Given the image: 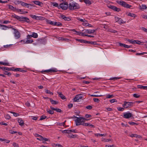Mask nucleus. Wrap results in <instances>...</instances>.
<instances>
[{
    "mask_svg": "<svg viewBox=\"0 0 147 147\" xmlns=\"http://www.w3.org/2000/svg\"><path fill=\"white\" fill-rule=\"evenodd\" d=\"M80 8L79 5L74 1H71L69 3V9L70 10L78 9Z\"/></svg>",
    "mask_w": 147,
    "mask_h": 147,
    "instance_id": "1",
    "label": "nucleus"
},
{
    "mask_svg": "<svg viewBox=\"0 0 147 147\" xmlns=\"http://www.w3.org/2000/svg\"><path fill=\"white\" fill-rule=\"evenodd\" d=\"M116 2L119 5L127 8H130L132 6L127 3L124 1H117Z\"/></svg>",
    "mask_w": 147,
    "mask_h": 147,
    "instance_id": "2",
    "label": "nucleus"
},
{
    "mask_svg": "<svg viewBox=\"0 0 147 147\" xmlns=\"http://www.w3.org/2000/svg\"><path fill=\"white\" fill-rule=\"evenodd\" d=\"M69 5L67 2L62 3L60 4L58 7V9L61 8L63 10H66L68 8H69Z\"/></svg>",
    "mask_w": 147,
    "mask_h": 147,
    "instance_id": "3",
    "label": "nucleus"
},
{
    "mask_svg": "<svg viewBox=\"0 0 147 147\" xmlns=\"http://www.w3.org/2000/svg\"><path fill=\"white\" fill-rule=\"evenodd\" d=\"M135 104V102H126L125 101L124 102L123 104L122 105V106L125 108H127L128 107H131L133 106V105Z\"/></svg>",
    "mask_w": 147,
    "mask_h": 147,
    "instance_id": "4",
    "label": "nucleus"
},
{
    "mask_svg": "<svg viewBox=\"0 0 147 147\" xmlns=\"http://www.w3.org/2000/svg\"><path fill=\"white\" fill-rule=\"evenodd\" d=\"M14 3L16 4H20L21 5L23 6H26L27 7L29 8V5H31V4H28L26 3H25L24 2L19 1V0H16L14 2Z\"/></svg>",
    "mask_w": 147,
    "mask_h": 147,
    "instance_id": "5",
    "label": "nucleus"
},
{
    "mask_svg": "<svg viewBox=\"0 0 147 147\" xmlns=\"http://www.w3.org/2000/svg\"><path fill=\"white\" fill-rule=\"evenodd\" d=\"M83 95L82 94L76 95L74 98L73 99V101L74 102H78L80 99H82L83 97Z\"/></svg>",
    "mask_w": 147,
    "mask_h": 147,
    "instance_id": "6",
    "label": "nucleus"
},
{
    "mask_svg": "<svg viewBox=\"0 0 147 147\" xmlns=\"http://www.w3.org/2000/svg\"><path fill=\"white\" fill-rule=\"evenodd\" d=\"M12 29L14 30L13 34L16 38L18 39L20 37V34L17 29L12 28Z\"/></svg>",
    "mask_w": 147,
    "mask_h": 147,
    "instance_id": "7",
    "label": "nucleus"
},
{
    "mask_svg": "<svg viewBox=\"0 0 147 147\" xmlns=\"http://www.w3.org/2000/svg\"><path fill=\"white\" fill-rule=\"evenodd\" d=\"M132 117L131 113L129 112H125L123 113V117L126 119H129Z\"/></svg>",
    "mask_w": 147,
    "mask_h": 147,
    "instance_id": "8",
    "label": "nucleus"
},
{
    "mask_svg": "<svg viewBox=\"0 0 147 147\" xmlns=\"http://www.w3.org/2000/svg\"><path fill=\"white\" fill-rule=\"evenodd\" d=\"M77 119L75 120L76 126L81 125L82 123H83L84 121H82L79 117H76Z\"/></svg>",
    "mask_w": 147,
    "mask_h": 147,
    "instance_id": "9",
    "label": "nucleus"
},
{
    "mask_svg": "<svg viewBox=\"0 0 147 147\" xmlns=\"http://www.w3.org/2000/svg\"><path fill=\"white\" fill-rule=\"evenodd\" d=\"M109 7L113 10L117 12H118L121 11V9L120 8H118L116 6L113 5H110L109 6Z\"/></svg>",
    "mask_w": 147,
    "mask_h": 147,
    "instance_id": "10",
    "label": "nucleus"
},
{
    "mask_svg": "<svg viewBox=\"0 0 147 147\" xmlns=\"http://www.w3.org/2000/svg\"><path fill=\"white\" fill-rule=\"evenodd\" d=\"M13 17L20 21H24L25 17H20L16 15H13Z\"/></svg>",
    "mask_w": 147,
    "mask_h": 147,
    "instance_id": "11",
    "label": "nucleus"
},
{
    "mask_svg": "<svg viewBox=\"0 0 147 147\" xmlns=\"http://www.w3.org/2000/svg\"><path fill=\"white\" fill-rule=\"evenodd\" d=\"M58 71L57 70V69H50L48 70H45L44 71H41V72L42 73H43V72H46L47 73H52V72H57Z\"/></svg>",
    "mask_w": 147,
    "mask_h": 147,
    "instance_id": "12",
    "label": "nucleus"
},
{
    "mask_svg": "<svg viewBox=\"0 0 147 147\" xmlns=\"http://www.w3.org/2000/svg\"><path fill=\"white\" fill-rule=\"evenodd\" d=\"M115 21L116 22L119 23L120 24H121L125 23V22H123V20L121 18L118 17H115Z\"/></svg>",
    "mask_w": 147,
    "mask_h": 147,
    "instance_id": "13",
    "label": "nucleus"
},
{
    "mask_svg": "<svg viewBox=\"0 0 147 147\" xmlns=\"http://www.w3.org/2000/svg\"><path fill=\"white\" fill-rule=\"evenodd\" d=\"M13 71H20L22 72V73H24L27 71L26 70H22V68H14V67H13Z\"/></svg>",
    "mask_w": 147,
    "mask_h": 147,
    "instance_id": "14",
    "label": "nucleus"
},
{
    "mask_svg": "<svg viewBox=\"0 0 147 147\" xmlns=\"http://www.w3.org/2000/svg\"><path fill=\"white\" fill-rule=\"evenodd\" d=\"M118 45L119 46L121 47H124L125 48H127L128 49L132 47V46H129L126 44L122 43L120 42H118Z\"/></svg>",
    "mask_w": 147,
    "mask_h": 147,
    "instance_id": "15",
    "label": "nucleus"
},
{
    "mask_svg": "<svg viewBox=\"0 0 147 147\" xmlns=\"http://www.w3.org/2000/svg\"><path fill=\"white\" fill-rule=\"evenodd\" d=\"M85 30V32L89 34H92L95 32L96 31V30H88V29H84Z\"/></svg>",
    "mask_w": 147,
    "mask_h": 147,
    "instance_id": "16",
    "label": "nucleus"
},
{
    "mask_svg": "<svg viewBox=\"0 0 147 147\" xmlns=\"http://www.w3.org/2000/svg\"><path fill=\"white\" fill-rule=\"evenodd\" d=\"M33 2L34 4L38 5L40 7H42L43 5L42 2H40L39 1H33Z\"/></svg>",
    "mask_w": 147,
    "mask_h": 147,
    "instance_id": "17",
    "label": "nucleus"
},
{
    "mask_svg": "<svg viewBox=\"0 0 147 147\" xmlns=\"http://www.w3.org/2000/svg\"><path fill=\"white\" fill-rule=\"evenodd\" d=\"M1 68H2V69L4 71L7 70L8 71H13V67L8 68L7 67H1Z\"/></svg>",
    "mask_w": 147,
    "mask_h": 147,
    "instance_id": "18",
    "label": "nucleus"
},
{
    "mask_svg": "<svg viewBox=\"0 0 147 147\" xmlns=\"http://www.w3.org/2000/svg\"><path fill=\"white\" fill-rule=\"evenodd\" d=\"M61 17L65 21H68L71 20V19L69 17H66L64 15H61Z\"/></svg>",
    "mask_w": 147,
    "mask_h": 147,
    "instance_id": "19",
    "label": "nucleus"
},
{
    "mask_svg": "<svg viewBox=\"0 0 147 147\" xmlns=\"http://www.w3.org/2000/svg\"><path fill=\"white\" fill-rule=\"evenodd\" d=\"M18 121L20 126H22L24 125V122L22 118H18Z\"/></svg>",
    "mask_w": 147,
    "mask_h": 147,
    "instance_id": "20",
    "label": "nucleus"
},
{
    "mask_svg": "<svg viewBox=\"0 0 147 147\" xmlns=\"http://www.w3.org/2000/svg\"><path fill=\"white\" fill-rule=\"evenodd\" d=\"M50 108L53 111H55L57 112L61 113L62 112L61 110L59 109L55 108L52 107H51Z\"/></svg>",
    "mask_w": 147,
    "mask_h": 147,
    "instance_id": "21",
    "label": "nucleus"
},
{
    "mask_svg": "<svg viewBox=\"0 0 147 147\" xmlns=\"http://www.w3.org/2000/svg\"><path fill=\"white\" fill-rule=\"evenodd\" d=\"M137 88L144 90H147V86H143L142 85H138Z\"/></svg>",
    "mask_w": 147,
    "mask_h": 147,
    "instance_id": "22",
    "label": "nucleus"
},
{
    "mask_svg": "<svg viewBox=\"0 0 147 147\" xmlns=\"http://www.w3.org/2000/svg\"><path fill=\"white\" fill-rule=\"evenodd\" d=\"M50 101L53 105H56L58 104V102L56 100H53L51 98H49Z\"/></svg>",
    "mask_w": 147,
    "mask_h": 147,
    "instance_id": "23",
    "label": "nucleus"
},
{
    "mask_svg": "<svg viewBox=\"0 0 147 147\" xmlns=\"http://www.w3.org/2000/svg\"><path fill=\"white\" fill-rule=\"evenodd\" d=\"M85 44H90L91 45H97V43L95 41H87L85 40Z\"/></svg>",
    "mask_w": 147,
    "mask_h": 147,
    "instance_id": "24",
    "label": "nucleus"
},
{
    "mask_svg": "<svg viewBox=\"0 0 147 147\" xmlns=\"http://www.w3.org/2000/svg\"><path fill=\"white\" fill-rule=\"evenodd\" d=\"M58 94L59 96L63 100H64L66 98L63 95L62 93L61 92H58Z\"/></svg>",
    "mask_w": 147,
    "mask_h": 147,
    "instance_id": "25",
    "label": "nucleus"
},
{
    "mask_svg": "<svg viewBox=\"0 0 147 147\" xmlns=\"http://www.w3.org/2000/svg\"><path fill=\"white\" fill-rule=\"evenodd\" d=\"M78 136V135H71V134H68L67 136V137L69 138H76Z\"/></svg>",
    "mask_w": 147,
    "mask_h": 147,
    "instance_id": "26",
    "label": "nucleus"
},
{
    "mask_svg": "<svg viewBox=\"0 0 147 147\" xmlns=\"http://www.w3.org/2000/svg\"><path fill=\"white\" fill-rule=\"evenodd\" d=\"M127 15L128 16H129L131 17H133L134 18H135L137 17V16L134 13H128Z\"/></svg>",
    "mask_w": 147,
    "mask_h": 147,
    "instance_id": "27",
    "label": "nucleus"
},
{
    "mask_svg": "<svg viewBox=\"0 0 147 147\" xmlns=\"http://www.w3.org/2000/svg\"><path fill=\"white\" fill-rule=\"evenodd\" d=\"M140 9H146L147 8V7L145 5L142 4L140 6Z\"/></svg>",
    "mask_w": 147,
    "mask_h": 147,
    "instance_id": "28",
    "label": "nucleus"
},
{
    "mask_svg": "<svg viewBox=\"0 0 147 147\" xmlns=\"http://www.w3.org/2000/svg\"><path fill=\"white\" fill-rule=\"evenodd\" d=\"M84 2L87 5H89L92 3L89 0H84Z\"/></svg>",
    "mask_w": 147,
    "mask_h": 147,
    "instance_id": "29",
    "label": "nucleus"
},
{
    "mask_svg": "<svg viewBox=\"0 0 147 147\" xmlns=\"http://www.w3.org/2000/svg\"><path fill=\"white\" fill-rule=\"evenodd\" d=\"M33 41L32 39H27L26 40V41H25L26 44H31L32 43Z\"/></svg>",
    "mask_w": 147,
    "mask_h": 147,
    "instance_id": "30",
    "label": "nucleus"
},
{
    "mask_svg": "<svg viewBox=\"0 0 147 147\" xmlns=\"http://www.w3.org/2000/svg\"><path fill=\"white\" fill-rule=\"evenodd\" d=\"M54 24L55 26H62V24L59 22H55Z\"/></svg>",
    "mask_w": 147,
    "mask_h": 147,
    "instance_id": "31",
    "label": "nucleus"
},
{
    "mask_svg": "<svg viewBox=\"0 0 147 147\" xmlns=\"http://www.w3.org/2000/svg\"><path fill=\"white\" fill-rule=\"evenodd\" d=\"M76 40L78 41L79 42L81 43H85V40L83 39H80L76 38Z\"/></svg>",
    "mask_w": 147,
    "mask_h": 147,
    "instance_id": "32",
    "label": "nucleus"
},
{
    "mask_svg": "<svg viewBox=\"0 0 147 147\" xmlns=\"http://www.w3.org/2000/svg\"><path fill=\"white\" fill-rule=\"evenodd\" d=\"M32 37L35 38H36L38 37L37 34L35 32H33L32 35Z\"/></svg>",
    "mask_w": 147,
    "mask_h": 147,
    "instance_id": "33",
    "label": "nucleus"
},
{
    "mask_svg": "<svg viewBox=\"0 0 147 147\" xmlns=\"http://www.w3.org/2000/svg\"><path fill=\"white\" fill-rule=\"evenodd\" d=\"M127 40L130 43L134 44L135 43V42H136V40H130V39H128Z\"/></svg>",
    "mask_w": 147,
    "mask_h": 147,
    "instance_id": "34",
    "label": "nucleus"
},
{
    "mask_svg": "<svg viewBox=\"0 0 147 147\" xmlns=\"http://www.w3.org/2000/svg\"><path fill=\"white\" fill-rule=\"evenodd\" d=\"M121 78V77H115L113 78H110V80H116L118 79H120Z\"/></svg>",
    "mask_w": 147,
    "mask_h": 147,
    "instance_id": "35",
    "label": "nucleus"
},
{
    "mask_svg": "<svg viewBox=\"0 0 147 147\" xmlns=\"http://www.w3.org/2000/svg\"><path fill=\"white\" fill-rule=\"evenodd\" d=\"M63 133L70 134V130H65L62 132Z\"/></svg>",
    "mask_w": 147,
    "mask_h": 147,
    "instance_id": "36",
    "label": "nucleus"
},
{
    "mask_svg": "<svg viewBox=\"0 0 147 147\" xmlns=\"http://www.w3.org/2000/svg\"><path fill=\"white\" fill-rule=\"evenodd\" d=\"M11 113L13 114V115L15 117H18L20 115V114L11 111L10 112Z\"/></svg>",
    "mask_w": 147,
    "mask_h": 147,
    "instance_id": "37",
    "label": "nucleus"
},
{
    "mask_svg": "<svg viewBox=\"0 0 147 147\" xmlns=\"http://www.w3.org/2000/svg\"><path fill=\"white\" fill-rule=\"evenodd\" d=\"M47 113H49L51 115H52L54 113V112L52 110H49V109H47Z\"/></svg>",
    "mask_w": 147,
    "mask_h": 147,
    "instance_id": "38",
    "label": "nucleus"
},
{
    "mask_svg": "<svg viewBox=\"0 0 147 147\" xmlns=\"http://www.w3.org/2000/svg\"><path fill=\"white\" fill-rule=\"evenodd\" d=\"M4 117L6 119H9L11 118L10 116L8 114L5 115Z\"/></svg>",
    "mask_w": 147,
    "mask_h": 147,
    "instance_id": "39",
    "label": "nucleus"
},
{
    "mask_svg": "<svg viewBox=\"0 0 147 147\" xmlns=\"http://www.w3.org/2000/svg\"><path fill=\"white\" fill-rule=\"evenodd\" d=\"M3 27V28H2V29L3 30H5L7 28H8L7 26L4 25H3L0 24V27Z\"/></svg>",
    "mask_w": 147,
    "mask_h": 147,
    "instance_id": "40",
    "label": "nucleus"
},
{
    "mask_svg": "<svg viewBox=\"0 0 147 147\" xmlns=\"http://www.w3.org/2000/svg\"><path fill=\"white\" fill-rule=\"evenodd\" d=\"M114 96L112 95H109V94H107L106 95V98H113Z\"/></svg>",
    "mask_w": 147,
    "mask_h": 147,
    "instance_id": "41",
    "label": "nucleus"
},
{
    "mask_svg": "<svg viewBox=\"0 0 147 147\" xmlns=\"http://www.w3.org/2000/svg\"><path fill=\"white\" fill-rule=\"evenodd\" d=\"M45 92L47 94H50L51 95H53V93L47 89L46 90Z\"/></svg>",
    "mask_w": 147,
    "mask_h": 147,
    "instance_id": "42",
    "label": "nucleus"
},
{
    "mask_svg": "<svg viewBox=\"0 0 147 147\" xmlns=\"http://www.w3.org/2000/svg\"><path fill=\"white\" fill-rule=\"evenodd\" d=\"M133 96L134 97L136 98H139L140 96V95H139L138 94H133Z\"/></svg>",
    "mask_w": 147,
    "mask_h": 147,
    "instance_id": "43",
    "label": "nucleus"
},
{
    "mask_svg": "<svg viewBox=\"0 0 147 147\" xmlns=\"http://www.w3.org/2000/svg\"><path fill=\"white\" fill-rule=\"evenodd\" d=\"M0 64L4 65H8L9 63H4L0 61Z\"/></svg>",
    "mask_w": 147,
    "mask_h": 147,
    "instance_id": "44",
    "label": "nucleus"
},
{
    "mask_svg": "<svg viewBox=\"0 0 147 147\" xmlns=\"http://www.w3.org/2000/svg\"><path fill=\"white\" fill-rule=\"evenodd\" d=\"M93 100L94 102L97 103H99L100 102V100L98 98H94L93 99Z\"/></svg>",
    "mask_w": 147,
    "mask_h": 147,
    "instance_id": "45",
    "label": "nucleus"
},
{
    "mask_svg": "<svg viewBox=\"0 0 147 147\" xmlns=\"http://www.w3.org/2000/svg\"><path fill=\"white\" fill-rule=\"evenodd\" d=\"M53 5V6L56 7H57L58 8V7H59V5H58V4L56 2H53V3L52 4Z\"/></svg>",
    "mask_w": 147,
    "mask_h": 147,
    "instance_id": "46",
    "label": "nucleus"
},
{
    "mask_svg": "<svg viewBox=\"0 0 147 147\" xmlns=\"http://www.w3.org/2000/svg\"><path fill=\"white\" fill-rule=\"evenodd\" d=\"M55 22H54L53 21H52L51 20H48V23L50 24L51 25H54V24Z\"/></svg>",
    "mask_w": 147,
    "mask_h": 147,
    "instance_id": "47",
    "label": "nucleus"
},
{
    "mask_svg": "<svg viewBox=\"0 0 147 147\" xmlns=\"http://www.w3.org/2000/svg\"><path fill=\"white\" fill-rule=\"evenodd\" d=\"M47 117V116L44 115H42L40 117V120H42L45 119Z\"/></svg>",
    "mask_w": 147,
    "mask_h": 147,
    "instance_id": "48",
    "label": "nucleus"
},
{
    "mask_svg": "<svg viewBox=\"0 0 147 147\" xmlns=\"http://www.w3.org/2000/svg\"><path fill=\"white\" fill-rule=\"evenodd\" d=\"M24 21L27 23H29L30 22V20L28 18L26 17H25Z\"/></svg>",
    "mask_w": 147,
    "mask_h": 147,
    "instance_id": "49",
    "label": "nucleus"
},
{
    "mask_svg": "<svg viewBox=\"0 0 147 147\" xmlns=\"http://www.w3.org/2000/svg\"><path fill=\"white\" fill-rule=\"evenodd\" d=\"M111 139H103L102 141H104L105 142H109L110 141H111Z\"/></svg>",
    "mask_w": 147,
    "mask_h": 147,
    "instance_id": "50",
    "label": "nucleus"
},
{
    "mask_svg": "<svg viewBox=\"0 0 147 147\" xmlns=\"http://www.w3.org/2000/svg\"><path fill=\"white\" fill-rule=\"evenodd\" d=\"M124 108L121 107H119L117 108L118 110L119 111H123L124 109Z\"/></svg>",
    "mask_w": 147,
    "mask_h": 147,
    "instance_id": "51",
    "label": "nucleus"
},
{
    "mask_svg": "<svg viewBox=\"0 0 147 147\" xmlns=\"http://www.w3.org/2000/svg\"><path fill=\"white\" fill-rule=\"evenodd\" d=\"M90 96H93V97H100L102 96V95H95V94H91L90 95Z\"/></svg>",
    "mask_w": 147,
    "mask_h": 147,
    "instance_id": "52",
    "label": "nucleus"
},
{
    "mask_svg": "<svg viewBox=\"0 0 147 147\" xmlns=\"http://www.w3.org/2000/svg\"><path fill=\"white\" fill-rule=\"evenodd\" d=\"M141 29L142 30H143V31L146 32H147V29L143 27H142L141 28Z\"/></svg>",
    "mask_w": 147,
    "mask_h": 147,
    "instance_id": "53",
    "label": "nucleus"
},
{
    "mask_svg": "<svg viewBox=\"0 0 147 147\" xmlns=\"http://www.w3.org/2000/svg\"><path fill=\"white\" fill-rule=\"evenodd\" d=\"M9 8L10 9H11V10H14V7L12 5H9Z\"/></svg>",
    "mask_w": 147,
    "mask_h": 147,
    "instance_id": "54",
    "label": "nucleus"
},
{
    "mask_svg": "<svg viewBox=\"0 0 147 147\" xmlns=\"http://www.w3.org/2000/svg\"><path fill=\"white\" fill-rule=\"evenodd\" d=\"M110 102L112 103L115 102H117V100L115 99H112L110 100Z\"/></svg>",
    "mask_w": 147,
    "mask_h": 147,
    "instance_id": "55",
    "label": "nucleus"
},
{
    "mask_svg": "<svg viewBox=\"0 0 147 147\" xmlns=\"http://www.w3.org/2000/svg\"><path fill=\"white\" fill-rule=\"evenodd\" d=\"M30 17L32 18L33 19H34L35 20H36L37 19H38V18H37V16L36 15H31Z\"/></svg>",
    "mask_w": 147,
    "mask_h": 147,
    "instance_id": "56",
    "label": "nucleus"
},
{
    "mask_svg": "<svg viewBox=\"0 0 147 147\" xmlns=\"http://www.w3.org/2000/svg\"><path fill=\"white\" fill-rule=\"evenodd\" d=\"M77 19L78 20L82 22H85V21H86V20H85V19H84V20L83 19H80V18H77Z\"/></svg>",
    "mask_w": 147,
    "mask_h": 147,
    "instance_id": "57",
    "label": "nucleus"
},
{
    "mask_svg": "<svg viewBox=\"0 0 147 147\" xmlns=\"http://www.w3.org/2000/svg\"><path fill=\"white\" fill-rule=\"evenodd\" d=\"M81 125H83L84 126H87L88 125V123H84V121H83V123H82Z\"/></svg>",
    "mask_w": 147,
    "mask_h": 147,
    "instance_id": "58",
    "label": "nucleus"
},
{
    "mask_svg": "<svg viewBox=\"0 0 147 147\" xmlns=\"http://www.w3.org/2000/svg\"><path fill=\"white\" fill-rule=\"evenodd\" d=\"M4 74L5 75H7L8 76H10L11 75V73L10 72H8L7 71H5Z\"/></svg>",
    "mask_w": 147,
    "mask_h": 147,
    "instance_id": "59",
    "label": "nucleus"
},
{
    "mask_svg": "<svg viewBox=\"0 0 147 147\" xmlns=\"http://www.w3.org/2000/svg\"><path fill=\"white\" fill-rule=\"evenodd\" d=\"M142 43V42L138 40H136V42H135V43L137 44L138 45H141Z\"/></svg>",
    "mask_w": 147,
    "mask_h": 147,
    "instance_id": "60",
    "label": "nucleus"
},
{
    "mask_svg": "<svg viewBox=\"0 0 147 147\" xmlns=\"http://www.w3.org/2000/svg\"><path fill=\"white\" fill-rule=\"evenodd\" d=\"M12 145L14 147H19L18 144L15 142L13 143Z\"/></svg>",
    "mask_w": 147,
    "mask_h": 147,
    "instance_id": "61",
    "label": "nucleus"
},
{
    "mask_svg": "<svg viewBox=\"0 0 147 147\" xmlns=\"http://www.w3.org/2000/svg\"><path fill=\"white\" fill-rule=\"evenodd\" d=\"M31 37H32V35L28 34L27 36V39H30Z\"/></svg>",
    "mask_w": 147,
    "mask_h": 147,
    "instance_id": "62",
    "label": "nucleus"
},
{
    "mask_svg": "<svg viewBox=\"0 0 147 147\" xmlns=\"http://www.w3.org/2000/svg\"><path fill=\"white\" fill-rule=\"evenodd\" d=\"M92 106L91 105H88L86 107V108L90 110L92 109Z\"/></svg>",
    "mask_w": 147,
    "mask_h": 147,
    "instance_id": "63",
    "label": "nucleus"
},
{
    "mask_svg": "<svg viewBox=\"0 0 147 147\" xmlns=\"http://www.w3.org/2000/svg\"><path fill=\"white\" fill-rule=\"evenodd\" d=\"M9 133L11 134H16L18 132L16 131H13L11 130L9 131Z\"/></svg>",
    "mask_w": 147,
    "mask_h": 147,
    "instance_id": "64",
    "label": "nucleus"
}]
</instances>
